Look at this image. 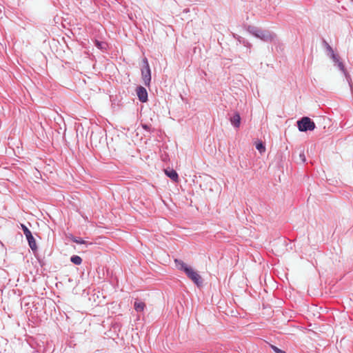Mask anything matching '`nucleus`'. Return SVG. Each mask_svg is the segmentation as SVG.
<instances>
[{
  "label": "nucleus",
  "mask_w": 353,
  "mask_h": 353,
  "mask_svg": "<svg viewBox=\"0 0 353 353\" xmlns=\"http://www.w3.org/2000/svg\"><path fill=\"white\" fill-rule=\"evenodd\" d=\"M271 348L275 353H286L285 351L273 345H271Z\"/></svg>",
  "instance_id": "nucleus-19"
},
{
  "label": "nucleus",
  "mask_w": 353,
  "mask_h": 353,
  "mask_svg": "<svg viewBox=\"0 0 353 353\" xmlns=\"http://www.w3.org/2000/svg\"><path fill=\"white\" fill-rule=\"evenodd\" d=\"M334 65L336 66L339 69V70H341L343 72L347 81L348 82L350 87L352 88V79H351L350 75L346 70L343 63L341 60H339V62L334 63Z\"/></svg>",
  "instance_id": "nucleus-6"
},
{
  "label": "nucleus",
  "mask_w": 353,
  "mask_h": 353,
  "mask_svg": "<svg viewBox=\"0 0 353 353\" xmlns=\"http://www.w3.org/2000/svg\"><path fill=\"white\" fill-rule=\"evenodd\" d=\"M333 61L334 63L336 62H339L340 60V57L338 54H336L334 52H332L328 55Z\"/></svg>",
  "instance_id": "nucleus-17"
},
{
  "label": "nucleus",
  "mask_w": 353,
  "mask_h": 353,
  "mask_svg": "<svg viewBox=\"0 0 353 353\" xmlns=\"http://www.w3.org/2000/svg\"><path fill=\"white\" fill-rule=\"evenodd\" d=\"M174 263L176 268L179 270L183 271L185 274L192 268L190 266H188L186 263L180 259H175Z\"/></svg>",
  "instance_id": "nucleus-9"
},
{
  "label": "nucleus",
  "mask_w": 353,
  "mask_h": 353,
  "mask_svg": "<svg viewBox=\"0 0 353 353\" xmlns=\"http://www.w3.org/2000/svg\"><path fill=\"white\" fill-rule=\"evenodd\" d=\"M299 159H300L301 163H305L306 161V157H305V155L304 154V152H301L299 154Z\"/></svg>",
  "instance_id": "nucleus-20"
},
{
  "label": "nucleus",
  "mask_w": 353,
  "mask_h": 353,
  "mask_svg": "<svg viewBox=\"0 0 353 353\" xmlns=\"http://www.w3.org/2000/svg\"><path fill=\"white\" fill-rule=\"evenodd\" d=\"M323 43L326 49V51L327 52V55H329L330 54L334 52V50L332 49V48L329 45L328 43H327V41L325 40H323Z\"/></svg>",
  "instance_id": "nucleus-16"
},
{
  "label": "nucleus",
  "mask_w": 353,
  "mask_h": 353,
  "mask_svg": "<svg viewBox=\"0 0 353 353\" xmlns=\"http://www.w3.org/2000/svg\"><path fill=\"white\" fill-rule=\"evenodd\" d=\"M241 119L240 114L237 112H234L233 115L230 118L231 124L236 128H239Z\"/></svg>",
  "instance_id": "nucleus-8"
},
{
  "label": "nucleus",
  "mask_w": 353,
  "mask_h": 353,
  "mask_svg": "<svg viewBox=\"0 0 353 353\" xmlns=\"http://www.w3.org/2000/svg\"><path fill=\"white\" fill-rule=\"evenodd\" d=\"M256 148L261 154L265 152V144L261 141H259L256 143Z\"/></svg>",
  "instance_id": "nucleus-12"
},
{
  "label": "nucleus",
  "mask_w": 353,
  "mask_h": 353,
  "mask_svg": "<svg viewBox=\"0 0 353 353\" xmlns=\"http://www.w3.org/2000/svg\"><path fill=\"white\" fill-rule=\"evenodd\" d=\"M94 43L95 46L100 50H105L107 48V43L105 42L95 40Z\"/></svg>",
  "instance_id": "nucleus-15"
},
{
  "label": "nucleus",
  "mask_w": 353,
  "mask_h": 353,
  "mask_svg": "<svg viewBox=\"0 0 353 353\" xmlns=\"http://www.w3.org/2000/svg\"><path fill=\"white\" fill-rule=\"evenodd\" d=\"M237 40L240 43H242L243 46H246L248 48H250L252 47V44L248 40H246L245 38L239 36Z\"/></svg>",
  "instance_id": "nucleus-13"
},
{
  "label": "nucleus",
  "mask_w": 353,
  "mask_h": 353,
  "mask_svg": "<svg viewBox=\"0 0 353 353\" xmlns=\"http://www.w3.org/2000/svg\"><path fill=\"white\" fill-rule=\"evenodd\" d=\"M165 174L167 176H168L170 179L174 181H177L179 179V175L177 172L173 169H166L165 170Z\"/></svg>",
  "instance_id": "nucleus-10"
},
{
  "label": "nucleus",
  "mask_w": 353,
  "mask_h": 353,
  "mask_svg": "<svg viewBox=\"0 0 353 353\" xmlns=\"http://www.w3.org/2000/svg\"><path fill=\"white\" fill-rule=\"evenodd\" d=\"M137 94L140 101L145 103L148 101V92L146 89L143 86H138L137 88Z\"/></svg>",
  "instance_id": "nucleus-7"
},
{
  "label": "nucleus",
  "mask_w": 353,
  "mask_h": 353,
  "mask_svg": "<svg viewBox=\"0 0 353 353\" xmlns=\"http://www.w3.org/2000/svg\"><path fill=\"white\" fill-rule=\"evenodd\" d=\"M296 124L300 132L312 131L316 128L314 122L307 117H303L299 119Z\"/></svg>",
  "instance_id": "nucleus-2"
},
{
  "label": "nucleus",
  "mask_w": 353,
  "mask_h": 353,
  "mask_svg": "<svg viewBox=\"0 0 353 353\" xmlns=\"http://www.w3.org/2000/svg\"><path fill=\"white\" fill-rule=\"evenodd\" d=\"M72 241L77 244H85L86 242L79 237H72Z\"/></svg>",
  "instance_id": "nucleus-18"
},
{
  "label": "nucleus",
  "mask_w": 353,
  "mask_h": 353,
  "mask_svg": "<svg viewBox=\"0 0 353 353\" xmlns=\"http://www.w3.org/2000/svg\"><path fill=\"white\" fill-rule=\"evenodd\" d=\"M186 276L191 279L198 287L203 285V279L199 273L191 268L186 274Z\"/></svg>",
  "instance_id": "nucleus-5"
},
{
  "label": "nucleus",
  "mask_w": 353,
  "mask_h": 353,
  "mask_svg": "<svg viewBox=\"0 0 353 353\" xmlns=\"http://www.w3.org/2000/svg\"><path fill=\"white\" fill-rule=\"evenodd\" d=\"M21 228L23 230V234H25V236L26 237V239L28 242V245H29L30 248H31V250L33 252L37 250V246L36 244V241H35V239H34V236H32L30 230L24 224H22V223L21 224Z\"/></svg>",
  "instance_id": "nucleus-4"
},
{
  "label": "nucleus",
  "mask_w": 353,
  "mask_h": 353,
  "mask_svg": "<svg viewBox=\"0 0 353 353\" xmlns=\"http://www.w3.org/2000/svg\"><path fill=\"white\" fill-rule=\"evenodd\" d=\"M143 128L144 129H145V130H148V125H146V124L143 125Z\"/></svg>",
  "instance_id": "nucleus-21"
},
{
  "label": "nucleus",
  "mask_w": 353,
  "mask_h": 353,
  "mask_svg": "<svg viewBox=\"0 0 353 353\" xmlns=\"http://www.w3.org/2000/svg\"><path fill=\"white\" fill-rule=\"evenodd\" d=\"M143 65L141 68V76L143 81L146 86H149L151 81V70L148 59L143 58L142 60Z\"/></svg>",
  "instance_id": "nucleus-3"
},
{
  "label": "nucleus",
  "mask_w": 353,
  "mask_h": 353,
  "mask_svg": "<svg viewBox=\"0 0 353 353\" xmlns=\"http://www.w3.org/2000/svg\"><path fill=\"white\" fill-rule=\"evenodd\" d=\"M145 307V304L142 301H136L134 304V310L138 312H143L144 310V308Z\"/></svg>",
  "instance_id": "nucleus-11"
},
{
  "label": "nucleus",
  "mask_w": 353,
  "mask_h": 353,
  "mask_svg": "<svg viewBox=\"0 0 353 353\" xmlns=\"http://www.w3.org/2000/svg\"><path fill=\"white\" fill-rule=\"evenodd\" d=\"M70 261L75 265H80L82 263V259L78 255H73L70 257Z\"/></svg>",
  "instance_id": "nucleus-14"
},
{
  "label": "nucleus",
  "mask_w": 353,
  "mask_h": 353,
  "mask_svg": "<svg viewBox=\"0 0 353 353\" xmlns=\"http://www.w3.org/2000/svg\"><path fill=\"white\" fill-rule=\"evenodd\" d=\"M246 30L252 35L264 42H273L276 39V34L266 29H262L254 26H248Z\"/></svg>",
  "instance_id": "nucleus-1"
}]
</instances>
